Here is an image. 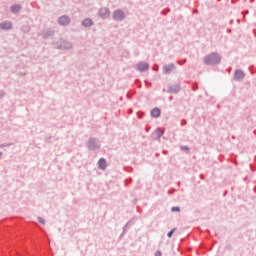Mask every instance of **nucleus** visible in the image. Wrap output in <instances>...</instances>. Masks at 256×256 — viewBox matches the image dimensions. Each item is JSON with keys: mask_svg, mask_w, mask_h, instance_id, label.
<instances>
[{"mask_svg": "<svg viewBox=\"0 0 256 256\" xmlns=\"http://www.w3.org/2000/svg\"><path fill=\"white\" fill-rule=\"evenodd\" d=\"M151 115H152V117H159L161 115V110H159V108H154L151 111Z\"/></svg>", "mask_w": 256, "mask_h": 256, "instance_id": "7", "label": "nucleus"}, {"mask_svg": "<svg viewBox=\"0 0 256 256\" xmlns=\"http://www.w3.org/2000/svg\"><path fill=\"white\" fill-rule=\"evenodd\" d=\"M235 79L239 80V79H243V77H245V74L243 73V71L241 70H237L235 72Z\"/></svg>", "mask_w": 256, "mask_h": 256, "instance_id": "6", "label": "nucleus"}, {"mask_svg": "<svg viewBox=\"0 0 256 256\" xmlns=\"http://www.w3.org/2000/svg\"><path fill=\"white\" fill-rule=\"evenodd\" d=\"M100 169H107V160L101 158L98 162Z\"/></svg>", "mask_w": 256, "mask_h": 256, "instance_id": "5", "label": "nucleus"}, {"mask_svg": "<svg viewBox=\"0 0 256 256\" xmlns=\"http://www.w3.org/2000/svg\"><path fill=\"white\" fill-rule=\"evenodd\" d=\"M176 229L173 228L170 232H168V237L171 238L173 237V234L175 233Z\"/></svg>", "mask_w": 256, "mask_h": 256, "instance_id": "13", "label": "nucleus"}, {"mask_svg": "<svg viewBox=\"0 0 256 256\" xmlns=\"http://www.w3.org/2000/svg\"><path fill=\"white\" fill-rule=\"evenodd\" d=\"M1 29H11V22H4L0 24Z\"/></svg>", "mask_w": 256, "mask_h": 256, "instance_id": "9", "label": "nucleus"}, {"mask_svg": "<svg viewBox=\"0 0 256 256\" xmlns=\"http://www.w3.org/2000/svg\"><path fill=\"white\" fill-rule=\"evenodd\" d=\"M155 256H161V252H156Z\"/></svg>", "mask_w": 256, "mask_h": 256, "instance_id": "16", "label": "nucleus"}, {"mask_svg": "<svg viewBox=\"0 0 256 256\" xmlns=\"http://www.w3.org/2000/svg\"><path fill=\"white\" fill-rule=\"evenodd\" d=\"M206 65H217L221 61L219 55L217 54H210L204 59Z\"/></svg>", "mask_w": 256, "mask_h": 256, "instance_id": "1", "label": "nucleus"}, {"mask_svg": "<svg viewBox=\"0 0 256 256\" xmlns=\"http://www.w3.org/2000/svg\"><path fill=\"white\" fill-rule=\"evenodd\" d=\"M137 69L138 71H147V69H149V64L145 62L139 63Z\"/></svg>", "mask_w": 256, "mask_h": 256, "instance_id": "3", "label": "nucleus"}, {"mask_svg": "<svg viewBox=\"0 0 256 256\" xmlns=\"http://www.w3.org/2000/svg\"><path fill=\"white\" fill-rule=\"evenodd\" d=\"M38 221H39V223H41L42 225H45V219H43L42 217H38Z\"/></svg>", "mask_w": 256, "mask_h": 256, "instance_id": "15", "label": "nucleus"}, {"mask_svg": "<svg viewBox=\"0 0 256 256\" xmlns=\"http://www.w3.org/2000/svg\"><path fill=\"white\" fill-rule=\"evenodd\" d=\"M12 13H18V11H21V6L20 5H14L11 7Z\"/></svg>", "mask_w": 256, "mask_h": 256, "instance_id": "10", "label": "nucleus"}, {"mask_svg": "<svg viewBox=\"0 0 256 256\" xmlns=\"http://www.w3.org/2000/svg\"><path fill=\"white\" fill-rule=\"evenodd\" d=\"M100 15L102 17H109V10L108 9H102L100 10Z\"/></svg>", "mask_w": 256, "mask_h": 256, "instance_id": "11", "label": "nucleus"}, {"mask_svg": "<svg viewBox=\"0 0 256 256\" xmlns=\"http://www.w3.org/2000/svg\"><path fill=\"white\" fill-rule=\"evenodd\" d=\"M161 135H163V131H161L160 134H158V137H161Z\"/></svg>", "mask_w": 256, "mask_h": 256, "instance_id": "17", "label": "nucleus"}, {"mask_svg": "<svg viewBox=\"0 0 256 256\" xmlns=\"http://www.w3.org/2000/svg\"><path fill=\"white\" fill-rule=\"evenodd\" d=\"M164 73H169V71H171V69H173V66H164Z\"/></svg>", "mask_w": 256, "mask_h": 256, "instance_id": "12", "label": "nucleus"}, {"mask_svg": "<svg viewBox=\"0 0 256 256\" xmlns=\"http://www.w3.org/2000/svg\"><path fill=\"white\" fill-rule=\"evenodd\" d=\"M159 131H161V130H156V133H159Z\"/></svg>", "mask_w": 256, "mask_h": 256, "instance_id": "18", "label": "nucleus"}, {"mask_svg": "<svg viewBox=\"0 0 256 256\" xmlns=\"http://www.w3.org/2000/svg\"><path fill=\"white\" fill-rule=\"evenodd\" d=\"M171 211H172L173 213H175V211L179 212V211H181V208H179V207H172V208H171Z\"/></svg>", "mask_w": 256, "mask_h": 256, "instance_id": "14", "label": "nucleus"}, {"mask_svg": "<svg viewBox=\"0 0 256 256\" xmlns=\"http://www.w3.org/2000/svg\"><path fill=\"white\" fill-rule=\"evenodd\" d=\"M113 18L115 19V21H123V19H125V14L123 13V11L117 10L114 12Z\"/></svg>", "mask_w": 256, "mask_h": 256, "instance_id": "2", "label": "nucleus"}, {"mask_svg": "<svg viewBox=\"0 0 256 256\" xmlns=\"http://www.w3.org/2000/svg\"><path fill=\"white\" fill-rule=\"evenodd\" d=\"M58 22L60 23V25H69V17L67 16H61L58 19Z\"/></svg>", "mask_w": 256, "mask_h": 256, "instance_id": "4", "label": "nucleus"}, {"mask_svg": "<svg viewBox=\"0 0 256 256\" xmlns=\"http://www.w3.org/2000/svg\"><path fill=\"white\" fill-rule=\"evenodd\" d=\"M82 25H84V27H91V25H93V20L87 18L82 22Z\"/></svg>", "mask_w": 256, "mask_h": 256, "instance_id": "8", "label": "nucleus"}]
</instances>
